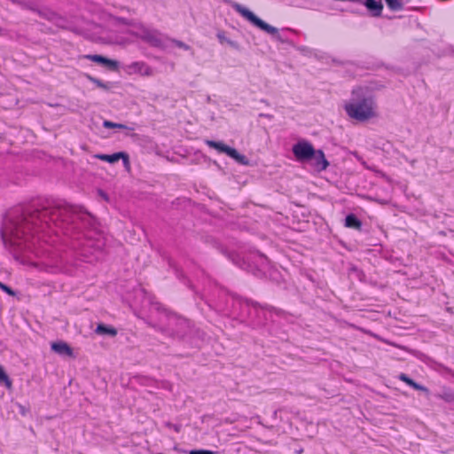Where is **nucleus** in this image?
<instances>
[{"label": "nucleus", "mask_w": 454, "mask_h": 454, "mask_svg": "<svg viewBox=\"0 0 454 454\" xmlns=\"http://www.w3.org/2000/svg\"><path fill=\"white\" fill-rule=\"evenodd\" d=\"M348 112L351 117L357 120H365L372 114L371 106L367 103L359 106H349Z\"/></svg>", "instance_id": "1"}, {"label": "nucleus", "mask_w": 454, "mask_h": 454, "mask_svg": "<svg viewBox=\"0 0 454 454\" xmlns=\"http://www.w3.org/2000/svg\"><path fill=\"white\" fill-rule=\"evenodd\" d=\"M294 153L295 156L301 159H309L314 153V150L311 145L307 143H300L294 147Z\"/></svg>", "instance_id": "2"}, {"label": "nucleus", "mask_w": 454, "mask_h": 454, "mask_svg": "<svg viewBox=\"0 0 454 454\" xmlns=\"http://www.w3.org/2000/svg\"><path fill=\"white\" fill-rule=\"evenodd\" d=\"M98 158L108 162H114L120 159H122L126 164H129L128 156L123 153H115L114 155H98Z\"/></svg>", "instance_id": "3"}, {"label": "nucleus", "mask_w": 454, "mask_h": 454, "mask_svg": "<svg viewBox=\"0 0 454 454\" xmlns=\"http://www.w3.org/2000/svg\"><path fill=\"white\" fill-rule=\"evenodd\" d=\"M91 59L93 61L104 64L105 66H106V67H110L112 69H116V67H117L116 62H114L113 60H110V59H106L104 57H101V56H93L91 58Z\"/></svg>", "instance_id": "4"}, {"label": "nucleus", "mask_w": 454, "mask_h": 454, "mask_svg": "<svg viewBox=\"0 0 454 454\" xmlns=\"http://www.w3.org/2000/svg\"><path fill=\"white\" fill-rule=\"evenodd\" d=\"M249 19L254 22L257 26H259L260 27H262V29L270 32V33H274L275 32V28L265 24L264 22H262V20H258L256 17H254L253 14H249Z\"/></svg>", "instance_id": "5"}, {"label": "nucleus", "mask_w": 454, "mask_h": 454, "mask_svg": "<svg viewBox=\"0 0 454 454\" xmlns=\"http://www.w3.org/2000/svg\"><path fill=\"white\" fill-rule=\"evenodd\" d=\"M346 224L348 227H354L356 229H358L360 227V222L358 220H356V217L353 215L347 216Z\"/></svg>", "instance_id": "6"}, {"label": "nucleus", "mask_w": 454, "mask_h": 454, "mask_svg": "<svg viewBox=\"0 0 454 454\" xmlns=\"http://www.w3.org/2000/svg\"><path fill=\"white\" fill-rule=\"evenodd\" d=\"M52 348L56 351L66 352L68 355H71V350L66 344H53Z\"/></svg>", "instance_id": "7"}, {"label": "nucleus", "mask_w": 454, "mask_h": 454, "mask_svg": "<svg viewBox=\"0 0 454 454\" xmlns=\"http://www.w3.org/2000/svg\"><path fill=\"white\" fill-rule=\"evenodd\" d=\"M366 5L370 10L380 11L381 9V5L377 4L374 0H367Z\"/></svg>", "instance_id": "8"}, {"label": "nucleus", "mask_w": 454, "mask_h": 454, "mask_svg": "<svg viewBox=\"0 0 454 454\" xmlns=\"http://www.w3.org/2000/svg\"><path fill=\"white\" fill-rule=\"evenodd\" d=\"M98 333H110V334H112V335H115V334H116V331H115V330H114V329H109V330H108V329H106V328L105 326H103V325H99V326L98 327Z\"/></svg>", "instance_id": "9"}, {"label": "nucleus", "mask_w": 454, "mask_h": 454, "mask_svg": "<svg viewBox=\"0 0 454 454\" xmlns=\"http://www.w3.org/2000/svg\"><path fill=\"white\" fill-rule=\"evenodd\" d=\"M387 4L392 9H398L400 8V3L397 0H386Z\"/></svg>", "instance_id": "10"}, {"label": "nucleus", "mask_w": 454, "mask_h": 454, "mask_svg": "<svg viewBox=\"0 0 454 454\" xmlns=\"http://www.w3.org/2000/svg\"><path fill=\"white\" fill-rule=\"evenodd\" d=\"M0 380H4L6 382V385L9 387H11V382L8 380L7 376L5 375V373L2 368H0Z\"/></svg>", "instance_id": "11"}, {"label": "nucleus", "mask_w": 454, "mask_h": 454, "mask_svg": "<svg viewBox=\"0 0 454 454\" xmlns=\"http://www.w3.org/2000/svg\"><path fill=\"white\" fill-rule=\"evenodd\" d=\"M319 154L322 158V165H323V168H326V167L328 166V162L327 160L325 159V156H324V153L322 152H319Z\"/></svg>", "instance_id": "12"}, {"label": "nucleus", "mask_w": 454, "mask_h": 454, "mask_svg": "<svg viewBox=\"0 0 454 454\" xmlns=\"http://www.w3.org/2000/svg\"><path fill=\"white\" fill-rule=\"evenodd\" d=\"M226 151L228 152V153H229L230 155H231L232 157H234V158L238 159V155H237L236 151H234V150H232V149H227Z\"/></svg>", "instance_id": "13"}, {"label": "nucleus", "mask_w": 454, "mask_h": 454, "mask_svg": "<svg viewBox=\"0 0 454 454\" xmlns=\"http://www.w3.org/2000/svg\"><path fill=\"white\" fill-rule=\"evenodd\" d=\"M191 454H214V453L211 451L201 450V451H192Z\"/></svg>", "instance_id": "14"}, {"label": "nucleus", "mask_w": 454, "mask_h": 454, "mask_svg": "<svg viewBox=\"0 0 454 454\" xmlns=\"http://www.w3.org/2000/svg\"><path fill=\"white\" fill-rule=\"evenodd\" d=\"M2 287H3V288H4V289L8 293V294H12V295L13 294V292H12L11 289H9L8 287L4 286H2Z\"/></svg>", "instance_id": "15"}, {"label": "nucleus", "mask_w": 454, "mask_h": 454, "mask_svg": "<svg viewBox=\"0 0 454 454\" xmlns=\"http://www.w3.org/2000/svg\"><path fill=\"white\" fill-rule=\"evenodd\" d=\"M105 125H106V127H111V128H112V127H117V125L113 124V123H111V122H109V121H106V122L105 123Z\"/></svg>", "instance_id": "16"}, {"label": "nucleus", "mask_w": 454, "mask_h": 454, "mask_svg": "<svg viewBox=\"0 0 454 454\" xmlns=\"http://www.w3.org/2000/svg\"><path fill=\"white\" fill-rule=\"evenodd\" d=\"M409 384L414 386L417 387V386L415 385V383H413L411 380H405Z\"/></svg>", "instance_id": "17"}]
</instances>
